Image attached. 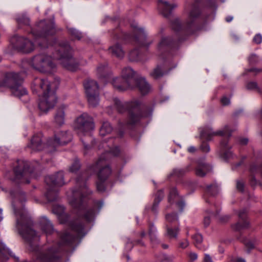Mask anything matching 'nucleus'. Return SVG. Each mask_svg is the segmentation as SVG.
Listing matches in <instances>:
<instances>
[{"instance_id": "obj_1", "label": "nucleus", "mask_w": 262, "mask_h": 262, "mask_svg": "<svg viewBox=\"0 0 262 262\" xmlns=\"http://www.w3.org/2000/svg\"><path fill=\"white\" fill-rule=\"evenodd\" d=\"M77 185H81L78 189L72 191L70 196V202L72 207L77 209V214L79 220L86 222L92 221L95 216V209L88 208L86 204V196L90 193L84 182L77 181Z\"/></svg>"}, {"instance_id": "obj_2", "label": "nucleus", "mask_w": 262, "mask_h": 262, "mask_svg": "<svg viewBox=\"0 0 262 262\" xmlns=\"http://www.w3.org/2000/svg\"><path fill=\"white\" fill-rule=\"evenodd\" d=\"M33 93L38 96V107L43 113L53 108L57 101L55 91L51 89V82L46 78H36L31 86Z\"/></svg>"}, {"instance_id": "obj_3", "label": "nucleus", "mask_w": 262, "mask_h": 262, "mask_svg": "<svg viewBox=\"0 0 262 262\" xmlns=\"http://www.w3.org/2000/svg\"><path fill=\"white\" fill-rule=\"evenodd\" d=\"M114 102L115 107L119 113H122L126 110L128 111L129 117L126 122L127 125H133L139 121L142 118L148 117L151 114V110H150L148 113L143 112L146 107L139 99H136L130 102H123L118 98H115Z\"/></svg>"}, {"instance_id": "obj_4", "label": "nucleus", "mask_w": 262, "mask_h": 262, "mask_svg": "<svg viewBox=\"0 0 262 262\" xmlns=\"http://www.w3.org/2000/svg\"><path fill=\"white\" fill-rule=\"evenodd\" d=\"M57 31L52 21L42 20L31 28L30 33L32 35L38 46L41 49H45L48 48L50 45L48 37L55 34Z\"/></svg>"}, {"instance_id": "obj_5", "label": "nucleus", "mask_w": 262, "mask_h": 262, "mask_svg": "<svg viewBox=\"0 0 262 262\" xmlns=\"http://www.w3.org/2000/svg\"><path fill=\"white\" fill-rule=\"evenodd\" d=\"M200 136L201 138L207 141L211 140L215 136H227V137L223 139L221 142V150L220 155L226 160H227L232 157V153L229 150L231 147L228 145V139L231 136V132H229L228 126L226 125L222 130L217 132H213L210 127H205L200 131Z\"/></svg>"}, {"instance_id": "obj_6", "label": "nucleus", "mask_w": 262, "mask_h": 262, "mask_svg": "<svg viewBox=\"0 0 262 262\" xmlns=\"http://www.w3.org/2000/svg\"><path fill=\"white\" fill-rule=\"evenodd\" d=\"M52 45H55L56 49L54 58L61 61V64L68 70L75 71L77 64L74 63L72 56V49L67 41H57L54 39Z\"/></svg>"}, {"instance_id": "obj_7", "label": "nucleus", "mask_w": 262, "mask_h": 262, "mask_svg": "<svg viewBox=\"0 0 262 262\" xmlns=\"http://www.w3.org/2000/svg\"><path fill=\"white\" fill-rule=\"evenodd\" d=\"M23 78L19 74L13 72L7 73L2 81V85L9 88L12 94L20 99L26 97L25 101L28 100V92L23 85Z\"/></svg>"}, {"instance_id": "obj_8", "label": "nucleus", "mask_w": 262, "mask_h": 262, "mask_svg": "<svg viewBox=\"0 0 262 262\" xmlns=\"http://www.w3.org/2000/svg\"><path fill=\"white\" fill-rule=\"evenodd\" d=\"M120 153V150L118 147L111 148L108 151H106L102 155L98 160L92 165L91 168L94 171H97V176L101 181H104L110 176L112 172L110 166L108 165L105 159L106 156L112 155L118 156Z\"/></svg>"}, {"instance_id": "obj_9", "label": "nucleus", "mask_w": 262, "mask_h": 262, "mask_svg": "<svg viewBox=\"0 0 262 262\" xmlns=\"http://www.w3.org/2000/svg\"><path fill=\"white\" fill-rule=\"evenodd\" d=\"M45 182L48 185L46 192V197L48 201H56L58 198V191L55 187L62 186L64 184L63 172L59 171L54 175L46 177Z\"/></svg>"}, {"instance_id": "obj_10", "label": "nucleus", "mask_w": 262, "mask_h": 262, "mask_svg": "<svg viewBox=\"0 0 262 262\" xmlns=\"http://www.w3.org/2000/svg\"><path fill=\"white\" fill-rule=\"evenodd\" d=\"M122 78H116L114 80L113 85L119 91H125L133 89L135 86L136 78L135 72L130 67H125L121 72Z\"/></svg>"}, {"instance_id": "obj_11", "label": "nucleus", "mask_w": 262, "mask_h": 262, "mask_svg": "<svg viewBox=\"0 0 262 262\" xmlns=\"http://www.w3.org/2000/svg\"><path fill=\"white\" fill-rule=\"evenodd\" d=\"M31 64L34 69L42 73H51L56 68L51 57L44 54L34 56Z\"/></svg>"}, {"instance_id": "obj_12", "label": "nucleus", "mask_w": 262, "mask_h": 262, "mask_svg": "<svg viewBox=\"0 0 262 262\" xmlns=\"http://www.w3.org/2000/svg\"><path fill=\"white\" fill-rule=\"evenodd\" d=\"M33 171L29 162L23 160H18L17 165L14 168V181L16 183H29V178L31 176Z\"/></svg>"}, {"instance_id": "obj_13", "label": "nucleus", "mask_w": 262, "mask_h": 262, "mask_svg": "<svg viewBox=\"0 0 262 262\" xmlns=\"http://www.w3.org/2000/svg\"><path fill=\"white\" fill-rule=\"evenodd\" d=\"M86 96L89 104L91 107H96L99 103V92L98 83L89 79L84 83Z\"/></svg>"}, {"instance_id": "obj_14", "label": "nucleus", "mask_w": 262, "mask_h": 262, "mask_svg": "<svg viewBox=\"0 0 262 262\" xmlns=\"http://www.w3.org/2000/svg\"><path fill=\"white\" fill-rule=\"evenodd\" d=\"M135 27V35L132 37L131 35L127 33H122L121 36L116 37L117 38L122 39L124 40H128L132 38L135 42V45L140 47H148L151 43L152 41H147V35L143 28Z\"/></svg>"}, {"instance_id": "obj_15", "label": "nucleus", "mask_w": 262, "mask_h": 262, "mask_svg": "<svg viewBox=\"0 0 262 262\" xmlns=\"http://www.w3.org/2000/svg\"><path fill=\"white\" fill-rule=\"evenodd\" d=\"M13 48L19 52L29 53L34 49V45L28 38L17 35L12 37L10 40Z\"/></svg>"}, {"instance_id": "obj_16", "label": "nucleus", "mask_w": 262, "mask_h": 262, "mask_svg": "<svg viewBox=\"0 0 262 262\" xmlns=\"http://www.w3.org/2000/svg\"><path fill=\"white\" fill-rule=\"evenodd\" d=\"M72 139V135L68 132L61 131L56 133L54 134V138L50 139L48 141V146L49 148H51L49 151H51L52 149L55 150L57 146L67 144L71 141Z\"/></svg>"}, {"instance_id": "obj_17", "label": "nucleus", "mask_w": 262, "mask_h": 262, "mask_svg": "<svg viewBox=\"0 0 262 262\" xmlns=\"http://www.w3.org/2000/svg\"><path fill=\"white\" fill-rule=\"evenodd\" d=\"M75 129L78 134L87 133L94 127L93 118L87 114H83L77 118L75 123Z\"/></svg>"}, {"instance_id": "obj_18", "label": "nucleus", "mask_w": 262, "mask_h": 262, "mask_svg": "<svg viewBox=\"0 0 262 262\" xmlns=\"http://www.w3.org/2000/svg\"><path fill=\"white\" fill-rule=\"evenodd\" d=\"M200 0H196L191 6L185 22L186 28H190L200 16L201 13L200 8Z\"/></svg>"}, {"instance_id": "obj_19", "label": "nucleus", "mask_w": 262, "mask_h": 262, "mask_svg": "<svg viewBox=\"0 0 262 262\" xmlns=\"http://www.w3.org/2000/svg\"><path fill=\"white\" fill-rule=\"evenodd\" d=\"M239 221L233 226L235 230L240 231L242 229L247 228L250 226V223L247 220V210L245 209L240 210L238 212Z\"/></svg>"}, {"instance_id": "obj_20", "label": "nucleus", "mask_w": 262, "mask_h": 262, "mask_svg": "<svg viewBox=\"0 0 262 262\" xmlns=\"http://www.w3.org/2000/svg\"><path fill=\"white\" fill-rule=\"evenodd\" d=\"M43 136L41 134H37L34 135L28 147L33 151L41 150L45 147V143L43 142Z\"/></svg>"}, {"instance_id": "obj_21", "label": "nucleus", "mask_w": 262, "mask_h": 262, "mask_svg": "<svg viewBox=\"0 0 262 262\" xmlns=\"http://www.w3.org/2000/svg\"><path fill=\"white\" fill-rule=\"evenodd\" d=\"M112 72L107 64H100L97 68V75L98 78L103 82H106L110 78Z\"/></svg>"}, {"instance_id": "obj_22", "label": "nucleus", "mask_w": 262, "mask_h": 262, "mask_svg": "<svg viewBox=\"0 0 262 262\" xmlns=\"http://www.w3.org/2000/svg\"><path fill=\"white\" fill-rule=\"evenodd\" d=\"M178 42L173 40L170 37L162 38L158 46L159 51H165L168 49L177 46Z\"/></svg>"}, {"instance_id": "obj_23", "label": "nucleus", "mask_w": 262, "mask_h": 262, "mask_svg": "<svg viewBox=\"0 0 262 262\" xmlns=\"http://www.w3.org/2000/svg\"><path fill=\"white\" fill-rule=\"evenodd\" d=\"M177 5L170 4L167 2L163 0L159 1L158 7L163 16L168 17L171 13L172 10L177 7Z\"/></svg>"}, {"instance_id": "obj_24", "label": "nucleus", "mask_w": 262, "mask_h": 262, "mask_svg": "<svg viewBox=\"0 0 262 262\" xmlns=\"http://www.w3.org/2000/svg\"><path fill=\"white\" fill-rule=\"evenodd\" d=\"M212 170V167L208 164L202 161L198 162L195 168V174L198 177H204Z\"/></svg>"}, {"instance_id": "obj_25", "label": "nucleus", "mask_w": 262, "mask_h": 262, "mask_svg": "<svg viewBox=\"0 0 262 262\" xmlns=\"http://www.w3.org/2000/svg\"><path fill=\"white\" fill-rule=\"evenodd\" d=\"M138 88L140 93L144 95L148 94L151 90V87L144 78H137L135 83V88Z\"/></svg>"}, {"instance_id": "obj_26", "label": "nucleus", "mask_w": 262, "mask_h": 262, "mask_svg": "<svg viewBox=\"0 0 262 262\" xmlns=\"http://www.w3.org/2000/svg\"><path fill=\"white\" fill-rule=\"evenodd\" d=\"M39 224L42 231L47 235H50L54 231L53 226L46 216H42L39 220Z\"/></svg>"}, {"instance_id": "obj_27", "label": "nucleus", "mask_w": 262, "mask_h": 262, "mask_svg": "<svg viewBox=\"0 0 262 262\" xmlns=\"http://www.w3.org/2000/svg\"><path fill=\"white\" fill-rule=\"evenodd\" d=\"M66 106L62 105L57 109L54 116V123L58 126H61L64 123Z\"/></svg>"}, {"instance_id": "obj_28", "label": "nucleus", "mask_w": 262, "mask_h": 262, "mask_svg": "<svg viewBox=\"0 0 262 262\" xmlns=\"http://www.w3.org/2000/svg\"><path fill=\"white\" fill-rule=\"evenodd\" d=\"M108 50L113 55L115 56L118 58H122L124 56L125 53L124 50L121 45L118 43L111 46Z\"/></svg>"}, {"instance_id": "obj_29", "label": "nucleus", "mask_w": 262, "mask_h": 262, "mask_svg": "<svg viewBox=\"0 0 262 262\" xmlns=\"http://www.w3.org/2000/svg\"><path fill=\"white\" fill-rule=\"evenodd\" d=\"M13 256L11 252L2 242H0V262H6L9 256Z\"/></svg>"}, {"instance_id": "obj_30", "label": "nucleus", "mask_w": 262, "mask_h": 262, "mask_svg": "<svg viewBox=\"0 0 262 262\" xmlns=\"http://www.w3.org/2000/svg\"><path fill=\"white\" fill-rule=\"evenodd\" d=\"M219 191V187L216 183L208 185L206 187V195L214 196L216 195Z\"/></svg>"}, {"instance_id": "obj_31", "label": "nucleus", "mask_w": 262, "mask_h": 262, "mask_svg": "<svg viewBox=\"0 0 262 262\" xmlns=\"http://www.w3.org/2000/svg\"><path fill=\"white\" fill-rule=\"evenodd\" d=\"M156 229L152 224H150L149 226L148 234L150 236V241L154 246L160 243L159 240L158 239L156 235L155 234Z\"/></svg>"}, {"instance_id": "obj_32", "label": "nucleus", "mask_w": 262, "mask_h": 262, "mask_svg": "<svg viewBox=\"0 0 262 262\" xmlns=\"http://www.w3.org/2000/svg\"><path fill=\"white\" fill-rule=\"evenodd\" d=\"M180 228L179 226L172 228L167 226L166 234L169 238H177L179 233L180 232Z\"/></svg>"}, {"instance_id": "obj_33", "label": "nucleus", "mask_w": 262, "mask_h": 262, "mask_svg": "<svg viewBox=\"0 0 262 262\" xmlns=\"http://www.w3.org/2000/svg\"><path fill=\"white\" fill-rule=\"evenodd\" d=\"M192 239H193L194 244L197 248L202 250H206V248L203 246L202 244L203 242V237L201 234H195L192 236Z\"/></svg>"}, {"instance_id": "obj_34", "label": "nucleus", "mask_w": 262, "mask_h": 262, "mask_svg": "<svg viewBox=\"0 0 262 262\" xmlns=\"http://www.w3.org/2000/svg\"><path fill=\"white\" fill-rule=\"evenodd\" d=\"M112 130V127L110 123L107 121L104 122L100 129V134L102 136H104L106 134L110 133Z\"/></svg>"}, {"instance_id": "obj_35", "label": "nucleus", "mask_w": 262, "mask_h": 262, "mask_svg": "<svg viewBox=\"0 0 262 262\" xmlns=\"http://www.w3.org/2000/svg\"><path fill=\"white\" fill-rule=\"evenodd\" d=\"M164 74V72L162 70L161 68L158 66H157L152 72H150V75L154 79H158L162 77Z\"/></svg>"}, {"instance_id": "obj_36", "label": "nucleus", "mask_w": 262, "mask_h": 262, "mask_svg": "<svg viewBox=\"0 0 262 262\" xmlns=\"http://www.w3.org/2000/svg\"><path fill=\"white\" fill-rule=\"evenodd\" d=\"M16 20L19 25H24L27 26L30 25V19L24 14L18 15L16 17Z\"/></svg>"}, {"instance_id": "obj_37", "label": "nucleus", "mask_w": 262, "mask_h": 262, "mask_svg": "<svg viewBox=\"0 0 262 262\" xmlns=\"http://www.w3.org/2000/svg\"><path fill=\"white\" fill-rule=\"evenodd\" d=\"M134 245H140L142 246H144V243L141 239L136 240L133 242L130 239H128L126 244V248L130 250Z\"/></svg>"}, {"instance_id": "obj_38", "label": "nucleus", "mask_w": 262, "mask_h": 262, "mask_svg": "<svg viewBox=\"0 0 262 262\" xmlns=\"http://www.w3.org/2000/svg\"><path fill=\"white\" fill-rule=\"evenodd\" d=\"M80 167V164L78 159H76L72 164L71 166L69 167V171L71 172H76Z\"/></svg>"}, {"instance_id": "obj_39", "label": "nucleus", "mask_w": 262, "mask_h": 262, "mask_svg": "<svg viewBox=\"0 0 262 262\" xmlns=\"http://www.w3.org/2000/svg\"><path fill=\"white\" fill-rule=\"evenodd\" d=\"M188 170V167L185 168H176L173 170L172 174L177 177H181Z\"/></svg>"}, {"instance_id": "obj_40", "label": "nucleus", "mask_w": 262, "mask_h": 262, "mask_svg": "<svg viewBox=\"0 0 262 262\" xmlns=\"http://www.w3.org/2000/svg\"><path fill=\"white\" fill-rule=\"evenodd\" d=\"M129 59L132 61L138 60L139 58V52L137 49L131 51L129 54Z\"/></svg>"}, {"instance_id": "obj_41", "label": "nucleus", "mask_w": 262, "mask_h": 262, "mask_svg": "<svg viewBox=\"0 0 262 262\" xmlns=\"http://www.w3.org/2000/svg\"><path fill=\"white\" fill-rule=\"evenodd\" d=\"M68 30H69V33L72 36L74 37L75 38H76L78 40H80L81 38V37H82L81 33L80 32H79L76 29L73 28H68Z\"/></svg>"}, {"instance_id": "obj_42", "label": "nucleus", "mask_w": 262, "mask_h": 262, "mask_svg": "<svg viewBox=\"0 0 262 262\" xmlns=\"http://www.w3.org/2000/svg\"><path fill=\"white\" fill-rule=\"evenodd\" d=\"M246 88L249 90H256L258 92H260V90L258 87L257 83L255 81H250L247 83Z\"/></svg>"}, {"instance_id": "obj_43", "label": "nucleus", "mask_w": 262, "mask_h": 262, "mask_svg": "<svg viewBox=\"0 0 262 262\" xmlns=\"http://www.w3.org/2000/svg\"><path fill=\"white\" fill-rule=\"evenodd\" d=\"M165 217L166 221L169 223H173L179 220L178 216L176 213L168 214Z\"/></svg>"}, {"instance_id": "obj_44", "label": "nucleus", "mask_w": 262, "mask_h": 262, "mask_svg": "<svg viewBox=\"0 0 262 262\" xmlns=\"http://www.w3.org/2000/svg\"><path fill=\"white\" fill-rule=\"evenodd\" d=\"M178 192L177 190L175 188H172L168 196V202L170 203H172L173 202V200L177 196Z\"/></svg>"}, {"instance_id": "obj_45", "label": "nucleus", "mask_w": 262, "mask_h": 262, "mask_svg": "<svg viewBox=\"0 0 262 262\" xmlns=\"http://www.w3.org/2000/svg\"><path fill=\"white\" fill-rule=\"evenodd\" d=\"M171 26H172V29L176 31H178L182 28L180 21L178 19H176L174 20L172 22Z\"/></svg>"}, {"instance_id": "obj_46", "label": "nucleus", "mask_w": 262, "mask_h": 262, "mask_svg": "<svg viewBox=\"0 0 262 262\" xmlns=\"http://www.w3.org/2000/svg\"><path fill=\"white\" fill-rule=\"evenodd\" d=\"M214 216L217 217L222 222H226L230 218V216L228 215H224L222 216L220 215L219 211H217L216 213L215 214Z\"/></svg>"}, {"instance_id": "obj_47", "label": "nucleus", "mask_w": 262, "mask_h": 262, "mask_svg": "<svg viewBox=\"0 0 262 262\" xmlns=\"http://www.w3.org/2000/svg\"><path fill=\"white\" fill-rule=\"evenodd\" d=\"M208 216H205L204 219V225L205 227H208L210 223V217L214 216L215 214H214L212 212H209L208 213Z\"/></svg>"}, {"instance_id": "obj_48", "label": "nucleus", "mask_w": 262, "mask_h": 262, "mask_svg": "<svg viewBox=\"0 0 262 262\" xmlns=\"http://www.w3.org/2000/svg\"><path fill=\"white\" fill-rule=\"evenodd\" d=\"M164 197V192L162 190H159L156 194V197L154 201H157V203H160Z\"/></svg>"}, {"instance_id": "obj_49", "label": "nucleus", "mask_w": 262, "mask_h": 262, "mask_svg": "<svg viewBox=\"0 0 262 262\" xmlns=\"http://www.w3.org/2000/svg\"><path fill=\"white\" fill-rule=\"evenodd\" d=\"M250 64H255L258 62V58L255 54H252L248 58Z\"/></svg>"}, {"instance_id": "obj_50", "label": "nucleus", "mask_w": 262, "mask_h": 262, "mask_svg": "<svg viewBox=\"0 0 262 262\" xmlns=\"http://www.w3.org/2000/svg\"><path fill=\"white\" fill-rule=\"evenodd\" d=\"M64 210V208L63 206H58L54 207L53 211L54 213L61 215L62 213L63 212Z\"/></svg>"}, {"instance_id": "obj_51", "label": "nucleus", "mask_w": 262, "mask_h": 262, "mask_svg": "<svg viewBox=\"0 0 262 262\" xmlns=\"http://www.w3.org/2000/svg\"><path fill=\"white\" fill-rule=\"evenodd\" d=\"M243 242L245 244L246 247L248 249V252H249L250 250L254 248V244L251 242L247 239H244Z\"/></svg>"}, {"instance_id": "obj_52", "label": "nucleus", "mask_w": 262, "mask_h": 262, "mask_svg": "<svg viewBox=\"0 0 262 262\" xmlns=\"http://www.w3.org/2000/svg\"><path fill=\"white\" fill-rule=\"evenodd\" d=\"M189 245V243L187 239H185L181 242L179 244V247L182 249L186 248Z\"/></svg>"}, {"instance_id": "obj_53", "label": "nucleus", "mask_w": 262, "mask_h": 262, "mask_svg": "<svg viewBox=\"0 0 262 262\" xmlns=\"http://www.w3.org/2000/svg\"><path fill=\"white\" fill-rule=\"evenodd\" d=\"M236 188L237 189L241 192L244 191V184L243 181L242 180H237L236 181Z\"/></svg>"}, {"instance_id": "obj_54", "label": "nucleus", "mask_w": 262, "mask_h": 262, "mask_svg": "<svg viewBox=\"0 0 262 262\" xmlns=\"http://www.w3.org/2000/svg\"><path fill=\"white\" fill-rule=\"evenodd\" d=\"M201 149L203 152H208L210 151V147L209 145L205 142L202 143L201 146Z\"/></svg>"}, {"instance_id": "obj_55", "label": "nucleus", "mask_w": 262, "mask_h": 262, "mask_svg": "<svg viewBox=\"0 0 262 262\" xmlns=\"http://www.w3.org/2000/svg\"><path fill=\"white\" fill-rule=\"evenodd\" d=\"M253 40L256 44H259L262 41V36L260 34H257L254 37Z\"/></svg>"}, {"instance_id": "obj_56", "label": "nucleus", "mask_w": 262, "mask_h": 262, "mask_svg": "<svg viewBox=\"0 0 262 262\" xmlns=\"http://www.w3.org/2000/svg\"><path fill=\"white\" fill-rule=\"evenodd\" d=\"M174 259L173 255H168L164 254L163 256V260L165 262H172Z\"/></svg>"}, {"instance_id": "obj_57", "label": "nucleus", "mask_w": 262, "mask_h": 262, "mask_svg": "<svg viewBox=\"0 0 262 262\" xmlns=\"http://www.w3.org/2000/svg\"><path fill=\"white\" fill-rule=\"evenodd\" d=\"M97 190L100 192H104L105 190L104 185L102 182H98L97 183Z\"/></svg>"}, {"instance_id": "obj_58", "label": "nucleus", "mask_w": 262, "mask_h": 262, "mask_svg": "<svg viewBox=\"0 0 262 262\" xmlns=\"http://www.w3.org/2000/svg\"><path fill=\"white\" fill-rule=\"evenodd\" d=\"M221 102L223 105H227L230 103V101L229 98H227L226 96H224L221 99Z\"/></svg>"}, {"instance_id": "obj_59", "label": "nucleus", "mask_w": 262, "mask_h": 262, "mask_svg": "<svg viewBox=\"0 0 262 262\" xmlns=\"http://www.w3.org/2000/svg\"><path fill=\"white\" fill-rule=\"evenodd\" d=\"M81 141L83 142V146H84V154H86V152L91 149L92 146L91 145L86 144L85 143V142L83 141V139H81Z\"/></svg>"}, {"instance_id": "obj_60", "label": "nucleus", "mask_w": 262, "mask_h": 262, "mask_svg": "<svg viewBox=\"0 0 262 262\" xmlns=\"http://www.w3.org/2000/svg\"><path fill=\"white\" fill-rule=\"evenodd\" d=\"M203 262H213V260L209 254H205Z\"/></svg>"}, {"instance_id": "obj_61", "label": "nucleus", "mask_w": 262, "mask_h": 262, "mask_svg": "<svg viewBox=\"0 0 262 262\" xmlns=\"http://www.w3.org/2000/svg\"><path fill=\"white\" fill-rule=\"evenodd\" d=\"M189 257L191 261H194L198 258V255L195 253L191 252L189 254Z\"/></svg>"}, {"instance_id": "obj_62", "label": "nucleus", "mask_w": 262, "mask_h": 262, "mask_svg": "<svg viewBox=\"0 0 262 262\" xmlns=\"http://www.w3.org/2000/svg\"><path fill=\"white\" fill-rule=\"evenodd\" d=\"M238 142L241 145H246L248 142V139L246 138H240L238 140Z\"/></svg>"}, {"instance_id": "obj_63", "label": "nucleus", "mask_w": 262, "mask_h": 262, "mask_svg": "<svg viewBox=\"0 0 262 262\" xmlns=\"http://www.w3.org/2000/svg\"><path fill=\"white\" fill-rule=\"evenodd\" d=\"M159 204V203H157V201H154L153 205H152V207L151 208L152 211L154 213H157Z\"/></svg>"}, {"instance_id": "obj_64", "label": "nucleus", "mask_w": 262, "mask_h": 262, "mask_svg": "<svg viewBox=\"0 0 262 262\" xmlns=\"http://www.w3.org/2000/svg\"><path fill=\"white\" fill-rule=\"evenodd\" d=\"M177 205L180 208V211H182L185 207V204L183 201L181 200L177 203Z\"/></svg>"}]
</instances>
